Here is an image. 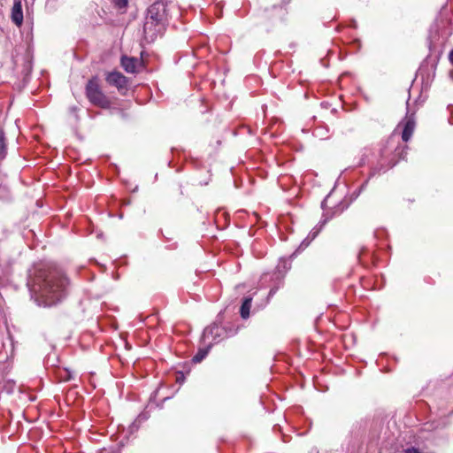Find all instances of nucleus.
I'll return each instance as SVG.
<instances>
[{
    "mask_svg": "<svg viewBox=\"0 0 453 453\" xmlns=\"http://www.w3.org/2000/svg\"><path fill=\"white\" fill-rule=\"evenodd\" d=\"M404 453H422L418 449L415 447L408 448L404 450Z\"/></svg>",
    "mask_w": 453,
    "mask_h": 453,
    "instance_id": "nucleus-14",
    "label": "nucleus"
},
{
    "mask_svg": "<svg viewBox=\"0 0 453 453\" xmlns=\"http://www.w3.org/2000/svg\"><path fill=\"white\" fill-rule=\"evenodd\" d=\"M414 122L411 119H408L403 127V130L402 132V139L403 142H408L414 131Z\"/></svg>",
    "mask_w": 453,
    "mask_h": 453,
    "instance_id": "nucleus-9",
    "label": "nucleus"
},
{
    "mask_svg": "<svg viewBox=\"0 0 453 453\" xmlns=\"http://www.w3.org/2000/svg\"><path fill=\"white\" fill-rule=\"evenodd\" d=\"M115 6L118 7L119 9H123L125 8L127 4H128V0H112Z\"/></svg>",
    "mask_w": 453,
    "mask_h": 453,
    "instance_id": "nucleus-12",
    "label": "nucleus"
},
{
    "mask_svg": "<svg viewBox=\"0 0 453 453\" xmlns=\"http://www.w3.org/2000/svg\"><path fill=\"white\" fill-rule=\"evenodd\" d=\"M165 25L162 22L152 21V19L146 17L143 25L144 37L148 42H153L157 37L163 34Z\"/></svg>",
    "mask_w": 453,
    "mask_h": 453,
    "instance_id": "nucleus-4",
    "label": "nucleus"
},
{
    "mask_svg": "<svg viewBox=\"0 0 453 453\" xmlns=\"http://www.w3.org/2000/svg\"><path fill=\"white\" fill-rule=\"evenodd\" d=\"M85 94L89 103L95 106L102 109H109L111 105L110 98L104 94L101 88L97 76H94L88 81Z\"/></svg>",
    "mask_w": 453,
    "mask_h": 453,
    "instance_id": "nucleus-2",
    "label": "nucleus"
},
{
    "mask_svg": "<svg viewBox=\"0 0 453 453\" xmlns=\"http://www.w3.org/2000/svg\"><path fill=\"white\" fill-rule=\"evenodd\" d=\"M12 19L17 26L23 23L22 5L19 0H15L12 9Z\"/></svg>",
    "mask_w": 453,
    "mask_h": 453,
    "instance_id": "nucleus-8",
    "label": "nucleus"
},
{
    "mask_svg": "<svg viewBox=\"0 0 453 453\" xmlns=\"http://www.w3.org/2000/svg\"><path fill=\"white\" fill-rule=\"evenodd\" d=\"M206 355V351L202 352L200 351L197 355L194 357V361L200 362Z\"/></svg>",
    "mask_w": 453,
    "mask_h": 453,
    "instance_id": "nucleus-13",
    "label": "nucleus"
},
{
    "mask_svg": "<svg viewBox=\"0 0 453 453\" xmlns=\"http://www.w3.org/2000/svg\"><path fill=\"white\" fill-rule=\"evenodd\" d=\"M105 81L108 84L116 87L119 91L127 88V79L120 72L114 71L108 73Z\"/></svg>",
    "mask_w": 453,
    "mask_h": 453,
    "instance_id": "nucleus-6",
    "label": "nucleus"
},
{
    "mask_svg": "<svg viewBox=\"0 0 453 453\" xmlns=\"http://www.w3.org/2000/svg\"><path fill=\"white\" fill-rule=\"evenodd\" d=\"M6 154V141L3 129L0 128V157L3 158Z\"/></svg>",
    "mask_w": 453,
    "mask_h": 453,
    "instance_id": "nucleus-11",
    "label": "nucleus"
},
{
    "mask_svg": "<svg viewBox=\"0 0 453 453\" xmlns=\"http://www.w3.org/2000/svg\"><path fill=\"white\" fill-rule=\"evenodd\" d=\"M449 60L453 64V50L449 53Z\"/></svg>",
    "mask_w": 453,
    "mask_h": 453,
    "instance_id": "nucleus-15",
    "label": "nucleus"
},
{
    "mask_svg": "<svg viewBox=\"0 0 453 453\" xmlns=\"http://www.w3.org/2000/svg\"><path fill=\"white\" fill-rule=\"evenodd\" d=\"M69 280L57 268H40L34 276L30 290L39 305L51 306L68 294Z\"/></svg>",
    "mask_w": 453,
    "mask_h": 453,
    "instance_id": "nucleus-1",
    "label": "nucleus"
},
{
    "mask_svg": "<svg viewBox=\"0 0 453 453\" xmlns=\"http://www.w3.org/2000/svg\"><path fill=\"white\" fill-rule=\"evenodd\" d=\"M147 18L152 21L162 22L165 25L166 20V6L162 1H157L151 4L147 11Z\"/></svg>",
    "mask_w": 453,
    "mask_h": 453,
    "instance_id": "nucleus-5",
    "label": "nucleus"
},
{
    "mask_svg": "<svg viewBox=\"0 0 453 453\" xmlns=\"http://www.w3.org/2000/svg\"><path fill=\"white\" fill-rule=\"evenodd\" d=\"M142 64L136 58L122 57L121 65L127 73H134Z\"/></svg>",
    "mask_w": 453,
    "mask_h": 453,
    "instance_id": "nucleus-7",
    "label": "nucleus"
},
{
    "mask_svg": "<svg viewBox=\"0 0 453 453\" xmlns=\"http://www.w3.org/2000/svg\"><path fill=\"white\" fill-rule=\"evenodd\" d=\"M317 233L312 234V238L316 236Z\"/></svg>",
    "mask_w": 453,
    "mask_h": 453,
    "instance_id": "nucleus-16",
    "label": "nucleus"
},
{
    "mask_svg": "<svg viewBox=\"0 0 453 453\" xmlns=\"http://www.w3.org/2000/svg\"><path fill=\"white\" fill-rule=\"evenodd\" d=\"M396 141L395 135H392L388 139L386 145L380 150V170L385 171L396 164Z\"/></svg>",
    "mask_w": 453,
    "mask_h": 453,
    "instance_id": "nucleus-3",
    "label": "nucleus"
},
{
    "mask_svg": "<svg viewBox=\"0 0 453 453\" xmlns=\"http://www.w3.org/2000/svg\"><path fill=\"white\" fill-rule=\"evenodd\" d=\"M252 298L248 296L243 299L240 309L241 317L244 319L250 317V311L251 308Z\"/></svg>",
    "mask_w": 453,
    "mask_h": 453,
    "instance_id": "nucleus-10",
    "label": "nucleus"
}]
</instances>
